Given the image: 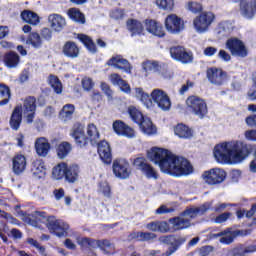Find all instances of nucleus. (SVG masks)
I'll list each match as a JSON object with an SVG mask.
<instances>
[{"label": "nucleus", "mask_w": 256, "mask_h": 256, "mask_svg": "<svg viewBox=\"0 0 256 256\" xmlns=\"http://www.w3.org/2000/svg\"><path fill=\"white\" fill-rule=\"evenodd\" d=\"M107 65L109 67H114L115 69H120L121 71H124V73L128 74H131V69H133V67H131V63L121 55L113 56L108 60Z\"/></svg>", "instance_id": "nucleus-17"}, {"label": "nucleus", "mask_w": 256, "mask_h": 256, "mask_svg": "<svg viewBox=\"0 0 256 256\" xmlns=\"http://www.w3.org/2000/svg\"><path fill=\"white\" fill-rule=\"evenodd\" d=\"M52 195H54V198L56 199V201H61V199L64 198V203L65 205H68V206L71 205V201H73L71 196L65 195V189L63 188L54 189L52 192Z\"/></svg>", "instance_id": "nucleus-45"}, {"label": "nucleus", "mask_w": 256, "mask_h": 256, "mask_svg": "<svg viewBox=\"0 0 256 256\" xmlns=\"http://www.w3.org/2000/svg\"><path fill=\"white\" fill-rule=\"evenodd\" d=\"M249 234H251V230L235 232L227 229L217 234H213L212 237L215 239L219 237L220 238L219 241L223 245H231V243H233V239H235L237 236H243V235H249Z\"/></svg>", "instance_id": "nucleus-14"}, {"label": "nucleus", "mask_w": 256, "mask_h": 256, "mask_svg": "<svg viewBox=\"0 0 256 256\" xmlns=\"http://www.w3.org/2000/svg\"><path fill=\"white\" fill-rule=\"evenodd\" d=\"M183 243H185V238L183 237H174V241L172 243V246H170L168 248V250L162 254V256H171L173 255V253H175V251H177V249H179V247H181V245H183Z\"/></svg>", "instance_id": "nucleus-44"}, {"label": "nucleus", "mask_w": 256, "mask_h": 256, "mask_svg": "<svg viewBox=\"0 0 256 256\" xmlns=\"http://www.w3.org/2000/svg\"><path fill=\"white\" fill-rule=\"evenodd\" d=\"M227 177V172L221 168H212L202 174V179L208 185H220Z\"/></svg>", "instance_id": "nucleus-10"}, {"label": "nucleus", "mask_w": 256, "mask_h": 256, "mask_svg": "<svg viewBox=\"0 0 256 256\" xmlns=\"http://www.w3.org/2000/svg\"><path fill=\"white\" fill-rule=\"evenodd\" d=\"M145 25H146V31H148V33H151L156 37L165 36V30H163V26L159 24V22L155 20H146Z\"/></svg>", "instance_id": "nucleus-29"}, {"label": "nucleus", "mask_w": 256, "mask_h": 256, "mask_svg": "<svg viewBox=\"0 0 256 256\" xmlns=\"http://www.w3.org/2000/svg\"><path fill=\"white\" fill-rule=\"evenodd\" d=\"M244 135L248 141H256V130H248Z\"/></svg>", "instance_id": "nucleus-64"}, {"label": "nucleus", "mask_w": 256, "mask_h": 256, "mask_svg": "<svg viewBox=\"0 0 256 256\" xmlns=\"http://www.w3.org/2000/svg\"><path fill=\"white\" fill-rule=\"evenodd\" d=\"M77 39L85 45V47L90 51L91 53H95L97 51V47L95 46V43L91 39V37L85 35V34H78Z\"/></svg>", "instance_id": "nucleus-41"}, {"label": "nucleus", "mask_w": 256, "mask_h": 256, "mask_svg": "<svg viewBox=\"0 0 256 256\" xmlns=\"http://www.w3.org/2000/svg\"><path fill=\"white\" fill-rule=\"evenodd\" d=\"M187 9L188 11H191V13H199V11L203 10V6L197 2H189L187 4Z\"/></svg>", "instance_id": "nucleus-58"}, {"label": "nucleus", "mask_w": 256, "mask_h": 256, "mask_svg": "<svg viewBox=\"0 0 256 256\" xmlns=\"http://www.w3.org/2000/svg\"><path fill=\"white\" fill-rule=\"evenodd\" d=\"M213 155L217 163L237 165L245 161V158L249 155V148L243 141H224L214 147Z\"/></svg>", "instance_id": "nucleus-2"}, {"label": "nucleus", "mask_w": 256, "mask_h": 256, "mask_svg": "<svg viewBox=\"0 0 256 256\" xmlns=\"http://www.w3.org/2000/svg\"><path fill=\"white\" fill-rule=\"evenodd\" d=\"M68 16L75 23H81V25H85V15L81 13V11L77 8H71L68 10Z\"/></svg>", "instance_id": "nucleus-40"}, {"label": "nucleus", "mask_w": 256, "mask_h": 256, "mask_svg": "<svg viewBox=\"0 0 256 256\" xmlns=\"http://www.w3.org/2000/svg\"><path fill=\"white\" fill-rule=\"evenodd\" d=\"M73 113H75V106L72 104H66L59 112V119L63 123H67L73 119Z\"/></svg>", "instance_id": "nucleus-35"}, {"label": "nucleus", "mask_w": 256, "mask_h": 256, "mask_svg": "<svg viewBox=\"0 0 256 256\" xmlns=\"http://www.w3.org/2000/svg\"><path fill=\"white\" fill-rule=\"evenodd\" d=\"M168 223L171 224L170 232L181 231L183 229H189V227H191V220L183 216L182 213L177 217L170 218L168 220Z\"/></svg>", "instance_id": "nucleus-18"}, {"label": "nucleus", "mask_w": 256, "mask_h": 256, "mask_svg": "<svg viewBox=\"0 0 256 256\" xmlns=\"http://www.w3.org/2000/svg\"><path fill=\"white\" fill-rule=\"evenodd\" d=\"M98 191L99 193H102L104 197H111V186H109L107 181L99 183Z\"/></svg>", "instance_id": "nucleus-54"}, {"label": "nucleus", "mask_w": 256, "mask_h": 256, "mask_svg": "<svg viewBox=\"0 0 256 256\" xmlns=\"http://www.w3.org/2000/svg\"><path fill=\"white\" fill-rule=\"evenodd\" d=\"M128 115L131 117V119H132V121H134V123H138V124L143 119H145V117L143 116L141 111H139V109H137V107H135V106H130L128 108Z\"/></svg>", "instance_id": "nucleus-48"}, {"label": "nucleus", "mask_w": 256, "mask_h": 256, "mask_svg": "<svg viewBox=\"0 0 256 256\" xmlns=\"http://www.w3.org/2000/svg\"><path fill=\"white\" fill-rule=\"evenodd\" d=\"M81 85L85 91L89 92L93 89V87H95V82H93V79L89 77H84L81 80Z\"/></svg>", "instance_id": "nucleus-55"}, {"label": "nucleus", "mask_w": 256, "mask_h": 256, "mask_svg": "<svg viewBox=\"0 0 256 256\" xmlns=\"http://www.w3.org/2000/svg\"><path fill=\"white\" fill-rule=\"evenodd\" d=\"M71 149L72 147L69 142H62L57 149V155L59 159H65V157L71 153Z\"/></svg>", "instance_id": "nucleus-49"}, {"label": "nucleus", "mask_w": 256, "mask_h": 256, "mask_svg": "<svg viewBox=\"0 0 256 256\" xmlns=\"http://www.w3.org/2000/svg\"><path fill=\"white\" fill-rule=\"evenodd\" d=\"M256 251V245H250L246 247L243 251L241 252H235L234 256H245L247 253H255Z\"/></svg>", "instance_id": "nucleus-61"}, {"label": "nucleus", "mask_w": 256, "mask_h": 256, "mask_svg": "<svg viewBox=\"0 0 256 256\" xmlns=\"http://www.w3.org/2000/svg\"><path fill=\"white\" fill-rule=\"evenodd\" d=\"M213 21H215L214 13L203 12L194 19L193 21L194 29L197 33H207Z\"/></svg>", "instance_id": "nucleus-9"}, {"label": "nucleus", "mask_w": 256, "mask_h": 256, "mask_svg": "<svg viewBox=\"0 0 256 256\" xmlns=\"http://www.w3.org/2000/svg\"><path fill=\"white\" fill-rule=\"evenodd\" d=\"M147 159L160 167L162 173L173 177L191 175L193 166L183 157L172 154L165 148L153 147L147 151Z\"/></svg>", "instance_id": "nucleus-1"}, {"label": "nucleus", "mask_w": 256, "mask_h": 256, "mask_svg": "<svg viewBox=\"0 0 256 256\" xmlns=\"http://www.w3.org/2000/svg\"><path fill=\"white\" fill-rule=\"evenodd\" d=\"M27 167V159L25 156L18 154L13 158V171L16 175H21Z\"/></svg>", "instance_id": "nucleus-32"}, {"label": "nucleus", "mask_w": 256, "mask_h": 256, "mask_svg": "<svg viewBox=\"0 0 256 256\" xmlns=\"http://www.w3.org/2000/svg\"><path fill=\"white\" fill-rule=\"evenodd\" d=\"M229 217H231V213L224 212L215 218V223H225V221H227V219H229Z\"/></svg>", "instance_id": "nucleus-63"}, {"label": "nucleus", "mask_w": 256, "mask_h": 256, "mask_svg": "<svg viewBox=\"0 0 256 256\" xmlns=\"http://www.w3.org/2000/svg\"><path fill=\"white\" fill-rule=\"evenodd\" d=\"M23 114L21 113V107L17 106L11 115L10 118V127L13 129V131H18L19 127H21V121H22Z\"/></svg>", "instance_id": "nucleus-33"}, {"label": "nucleus", "mask_w": 256, "mask_h": 256, "mask_svg": "<svg viewBox=\"0 0 256 256\" xmlns=\"http://www.w3.org/2000/svg\"><path fill=\"white\" fill-rule=\"evenodd\" d=\"M139 125L142 133H144L145 135H157V127L153 125V122L151 121V119L145 117L139 123Z\"/></svg>", "instance_id": "nucleus-34"}, {"label": "nucleus", "mask_w": 256, "mask_h": 256, "mask_svg": "<svg viewBox=\"0 0 256 256\" xmlns=\"http://www.w3.org/2000/svg\"><path fill=\"white\" fill-rule=\"evenodd\" d=\"M147 165L145 157H138L134 159L133 166L136 167L139 171H142L143 168Z\"/></svg>", "instance_id": "nucleus-57"}, {"label": "nucleus", "mask_w": 256, "mask_h": 256, "mask_svg": "<svg viewBox=\"0 0 256 256\" xmlns=\"http://www.w3.org/2000/svg\"><path fill=\"white\" fill-rule=\"evenodd\" d=\"M113 173L118 179H129L131 176V166L125 159H116L112 165Z\"/></svg>", "instance_id": "nucleus-13"}, {"label": "nucleus", "mask_w": 256, "mask_h": 256, "mask_svg": "<svg viewBox=\"0 0 256 256\" xmlns=\"http://www.w3.org/2000/svg\"><path fill=\"white\" fill-rule=\"evenodd\" d=\"M35 149L39 157H47L51 149V144L45 137L37 138L35 141Z\"/></svg>", "instance_id": "nucleus-22"}, {"label": "nucleus", "mask_w": 256, "mask_h": 256, "mask_svg": "<svg viewBox=\"0 0 256 256\" xmlns=\"http://www.w3.org/2000/svg\"><path fill=\"white\" fill-rule=\"evenodd\" d=\"M130 237L138 241H153V239H157V234L152 232H133Z\"/></svg>", "instance_id": "nucleus-39"}, {"label": "nucleus", "mask_w": 256, "mask_h": 256, "mask_svg": "<svg viewBox=\"0 0 256 256\" xmlns=\"http://www.w3.org/2000/svg\"><path fill=\"white\" fill-rule=\"evenodd\" d=\"M170 55L172 59H175V61H179L184 65H187V63H193V54L191 52H186L183 47L175 46L170 48Z\"/></svg>", "instance_id": "nucleus-15"}, {"label": "nucleus", "mask_w": 256, "mask_h": 256, "mask_svg": "<svg viewBox=\"0 0 256 256\" xmlns=\"http://www.w3.org/2000/svg\"><path fill=\"white\" fill-rule=\"evenodd\" d=\"M226 49L230 51L232 57H239L245 59L249 55L247 46L239 38H230L226 41Z\"/></svg>", "instance_id": "nucleus-8"}, {"label": "nucleus", "mask_w": 256, "mask_h": 256, "mask_svg": "<svg viewBox=\"0 0 256 256\" xmlns=\"http://www.w3.org/2000/svg\"><path fill=\"white\" fill-rule=\"evenodd\" d=\"M160 243H164L165 245H170V247H173V242L175 241V236H163L159 238Z\"/></svg>", "instance_id": "nucleus-62"}, {"label": "nucleus", "mask_w": 256, "mask_h": 256, "mask_svg": "<svg viewBox=\"0 0 256 256\" xmlns=\"http://www.w3.org/2000/svg\"><path fill=\"white\" fill-rule=\"evenodd\" d=\"M208 81L212 83V85H224L227 81V73L222 71L219 68H209L207 70Z\"/></svg>", "instance_id": "nucleus-16"}, {"label": "nucleus", "mask_w": 256, "mask_h": 256, "mask_svg": "<svg viewBox=\"0 0 256 256\" xmlns=\"http://www.w3.org/2000/svg\"><path fill=\"white\" fill-rule=\"evenodd\" d=\"M155 5L162 11H173L175 0H155Z\"/></svg>", "instance_id": "nucleus-47"}, {"label": "nucleus", "mask_w": 256, "mask_h": 256, "mask_svg": "<svg viewBox=\"0 0 256 256\" xmlns=\"http://www.w3.org/2000/svg\"><path fill=\"white\" fill-rule=\"evenodd\" d=\"M253 85L251 86L250 90L248 91V97L252 101L256 100V73L253 74Z\"/></svg>", "instance_id": "nucleus-59"}, {"label": "nucleus", "mask_w": 256, "mask_h": 256, "mask_svg": "<svg viewBox=\"0 0 256 256\" xmlns=\"http://www.w3.org/2000/svg\"><path fill=\"white\" fill-rule=\"evenodd\" d=\"M86 133L87 136H85V130H83V125L77 123L73 126L70 135L74 138L75 143L78 145V147H87V143L89 141L92 145H97L99 143V129H97V126L95 124H88L86 128Z\"/></svg>", "instance_id": "nucleus-6"}, {"label": "nucleus", "mask_w": 256, "mask_h": 256, "mask_svg": "<svg viewBox=\"0 0 256 256\" xmlns=\"http://www.w3.org/2000/svg\"><path fill=\"white\" fill-rule=\"evenodd\" d=\"M113 129L117 135H122L123 137H128V139H133L135 137V130L123 123V121L116 120L113 123Z\"/></svg>", "instance_id": "nucleus-20"}, {"label": "nucleus", "mask_w": 256, "mask_h": 256, "mask_svg": "<svg viewBox=\"0 0 256 256\" xmlns=\"http://www.w3.org/2000/svg\"><path fill=\"white\" fill-rule=\"evenodd\" d=\"M32 177L34 179H43L47 175V169L45 168V162L43 160H35L31 167Z\"/></svg>", "instance_id": "nucleus-26"}, {"label": "nucleus", "mask_w": 256, "mask_h": 256, "mask_svg": "<svg viewBox=\"0 0 256 256\" xmlns=\"http://www.w3.org/2000/svg\"><path fill=\"white\" fill-rule=\"evenodd\" d=\"M142 68L146 73H157V71L160 69V66L157 61L146 60L142 63Z\"/></svg>", "instance_id": "nucleus-50"}, {"label": "nucleus", "mask_w": 256, "mask_h": 256, "mask_svg": "<svg viewBox=\"0 0 256 256\" xmlns=\"http://www.w3.org/2000/svg\"><path fill=\"white\" fill-rule=\"evenodd\" d=\"M231 32V24L229 22H222L219 24L216 33L219 37H227V34Z\"/></svg>", "instance_id": "nucleus-51"}, {"label": "nucleus", "mask_w": 256, "mask_h": 256, "mask_svg": "<svg viewBox=\"0 0 256 256\" xmlns=\"http://www.w3.org/2000/svg\"><path fill=\"white\" fill-rule=\"evenodd\" d=\"M256 12V1L248 0L247 2H241V13L246 19H253Z\"/></svg>", "instance_id": "nucleus-30"}, {"label": "nucleus", "mask_w": 256, "mask_h": 256, "mask_svg": "<svg viewBox=\"0 0 256 256\" xmlns=\"http://www.w3.org/2000/svg\"><path fill=\"white\" fill-rule=\"evenodd\" d=\"M186 106L189 111L199 117V119H203L205 115H207V102L203 100V98L199 96H190L186 100Z\"/></svg>", "instance_id": "nucleus-7"}, {"label": "nucleus", "mask_w": 256, "mask_h": 256, "mask_svg": "<svg viewBox=\"0 0 256 256\" xmlns=\"http://www.w3.org/2000/svg\"><path fill=\"white\" fill-rule=\"evenodd\" d=\"M127 29L132 33V35H139L143 33V24L137 20H128Z\"/></svg>", "instance_id": "nucleus-42"}, {"label": "nucleus", "mask_w": 256, "mask_h": 256, "mask_svg": "<svg viewBox=\"0 0 256 256\" xmlns=\"http://www.w3.org/2000/svg\"><path fill=\"white\" fill-rule=\"evenodd\" d=\"M100 249L104 251L106 255H111L115 251V246L109 240H100Z\"/></svg>", "instance_id": "nucleus-53"}, {"label": "nucleus", "mask_w": 256, "mask_h": 256, "mask_svg": "<svg viewBox=\"0 0 256 256\" xmlns=\"http://www.w3.org/2000/svg\"><path fill=\"white\" fill-rule=\"evenodd\" d=\"M141 172L147 177V179H159V174H157L154 168L149 164L144 166Z\"/></svg>", "instance_id": "nucleus-52"}, {"label": "nucleus", "mask_w": 256, "mask_h": 256, "mask_svg": "<svg viewBox=\"0 0 256 256\" xmlns=\"http://www.w3.org/2000/svg\"><path fill=\"white\" fill-rule=\"evenodd\" d=\"M29 42L31 43L32 46L35 47V49H39V47H41V36H39V34L37 33H32L30 34L29 37Z\"/></svg>", "instance_id": "nucleus-56"}, {"label": "nucleus", "mask_w": 256, "mask_h": 256, "mask_svg": "<svg viewBox=\"0 0 256 256\" xmlns=\"http://www.w3.org/2000/svg\"><path fill=\"white\" fill-rule=\"evenodd\" d=\"M135 93L137 99H140L148 109L153 106V102L156 103L161 111H169V109H171V99L169 98V95L159 88L154 89L151 92V98H149V94L145 93L141 88H136Z\"/></svg>", "instance_id": "nucleus-4"}, {"label": "nucleus", "mask_w": 256, "mask_h": 256, "mask_svg": "<svg viewBox=\"0 0 256 256\" xmlns=\"http://www.w3.org/2000/svg\"><path fill=\"white\" fill-rule=\"evenodd\" d=\"M4 63L9 69H13L19 65V55L15 52L7 53L4 57Z\"/></svg>", "instance_id": "nucleus-38"}, {"label": "nucleus", "mask_w": 256, "mask_h": 256, "mask_svg": "<svg viewBox=\"0 0 256 256\" xmlns=\"http://www.w3.org/2000/svg\"><path fill=\"white\" fill-rule=\"evenodd\" d=\"M108 79L112 85L119 87L123 93H131V86L127 81L123 80L119 74L113 73L108 77Z\"/></svg>", "instance_id": "nucleus-25"}, {"label": "nucleus", "mask_w": 256, "mask_h": 256, "mask_svg": "<svg viewBox=\"0 0 256 256\" xmlns=\"http://www.w3.org/2000/svg\"><path fill=\"white\" fill-rule=\"evenodd\" d=\"M21 114L26 123H33L35 119V111H37V100L33 96H29L23 100L22 107L20 106Z\"/></svg>", "instance_id": "nucleus-11"}, {"label": "nucleus", "mask_w": 256, "mask_h": 256, "mask_svg": "<svg viewBox=\"0 0 256 256\" xmlns=\"http://www.w3.org/2000/svg\"><path fill=\"white\" fill-rule=\"evenodd\" d=\"M25 223L37 227L40 223H45L50 233H54L56 237H67L69 235V224L56 220L53 216H46L45 212L36 211L34 214H30L24 218Z\"/></svg>", "instance_id": "nucleus-3"}, {"label": "nucleus", "mask_w": 256, "mask_h": 256, "mask_svg": "<svg viewBox=\"0 0 256 256\" xmlns=\"http://www.w3.org/2000/svg\"><path fill=\"white\" fill-rule=\"evenodd\" d=\"M67 163L60 162L52 168V179L54 181H63L67 172Z\"/></svg>", "instance_id": "nucleus-31"}, {"label": "nucleus", "mask_w": 256, "mask_h": 256, "mask_svg": "<svg viewBox=\"0 0 256 256\" xmlns=\"http://www.w3.org/2000/svg\"><path fill=\"white\" fill-rule=\"evenodd\" d=\"M98 147V155L105 163V165H111V161H113V155L111 154V146H109V142L103 140L101 142H98L97 144Z\"/></svg>", "instance_id": "nucleus-19"}, {"label": "nucleus", "mask_w": 256, "mask_h": 256, "mask_svg": "<svg viewBox=\"0 0 256 256\" xmlns=\"http://www.w3.org/2000/svg\"><path fill=\"white\" fill-rule=\"evenodd\" d=\"M62 53L65 57H68V59H77L80 53L79 46H77L75 42L68 41L64 44Z\"/></svg>", "instance_id": "nucleus-27"}, {"label": "nucleus", "mask_w": 256, "mask_h": 256, "mask_svg": "<svg viewBox=\"0 0 256 256\" xmlns=\"http://www.w3.org/2000/svg\"><path fill=\"white\" fill-rule=\"evenodd\" d=\"M174 133L181 139H191V137H193V131L191 128L184 124H178L174 129Z\"/></svg>", "instance_id": "nucleus-36"}, {"label": "nucleus", "mask_w": 256, "mask_h": 256, "mask_svg": "<svg viewBox=\"0 0 256 256\" xmlns=\"http://www.w3.org/2000/svg\"><path fill=\"white\" fill-rule=\"evenodd\" d=\"M48 23L53 31H62L67 22L65 18L59 14H50L48 16Z\"/></svg>", "instance_id": "nucleus-23"}, {"label": "nucleus", "mask_w": 256, "mask_h": 256, "mask_svg": "<svg viewBox=\"0 0 256 256\" xmlns=\"http://www.w3.org/2000/svg\"><path fill=\"white\" fill-rule=\"evenodd\" d=\"M48 83L52 87V89H54L57 95H61V93H63V84H61V81L59 80V78H57V76L50 75L48 78Z\"/></svg>", "instance_id": "nucleus-46"}, {"label": "nucleus", "mask_w": 256, "mask_h": 256, "mask_svg": "<svg viewBox=\"0 0 256 256\" xmlns=\"http://www.w3.org/2000/svg\"><path fill=\"white\" fill-rule=\"evenodd\" d=\"M79 173H81L79 165L77 164L67 165L64 179L65 181H67V183H76V181H79Z\"/></svg>", "instance_id": "nucleus-28"}, {"label": "nucleus", "mask_w": 256, "mask_h": 256, "mask_svg": "<svg viewBox=\"0 0 256 256\" xmlns=\"http://www.w3.org/2000/svg\"><path fill=\"white\" fill-rule=\"evenodd\" d=\"M21 19H23L25 23H29L30 25L39 24V15H37V13L30 10H24L21 13Z\"/></svg>", "instance_id": "nucleus-37"}, {"label": "nucleus", "mask_w": 256, "mask_h": 256, "mask_svg": "<svg viewBox=\"0 0 256 256\" xmlns=\"http://www.w3.org/2000/svg\"><path fill=\"white\" fill-rule=\"evenodd\" d=\"M135 93L137 99H140L148 109L153 106V102L156 103L161 111H169V109H171V99L169 98V95L159 88L154 89L151 92V98H149V94L145 93L141 88H136Z\"/></svg>", "instance_id": "nucleus-5"}, {"label": "nucleus", "mask_w": 256, "mask_h": 256, "mask_svg": "<svg viewBox=\"0 0 256 256\" xmlns=\"http://www.w3.org/2000/svg\"><path fill=\"white\" fill-rule=\"evenodd\" d=\"M11 99V89L5 84H0V106L7 105Z\"/></svg>", "instance_id": "nucleus-43"}, {"label": "nucleus", "mask_w": 256, "mask_h": 256, "mask_svg": "<svg viewBox=\"0 0 256 256\" xmlns=\"http://www.w3.org/2000/svg\"><path fill=\"white\" fill-rule=\"evenodd\" d=\"M74 239L81 247H89V242L91 240L87 237H81L79 235H74Z\"/></svg>", "instance_id": "nucleus-60"}, {"label": "nucleus", "mask_w": 256, "mask_h": 256, "mask_svg": "<svg viewBox=\"0 0 256 256\" xmlns=\"http://www.w3.org/2000/svg\"><path fill=\"white\" fill-rule=\"evenodd\" d=\"M211 205H213L212 202L203 204L199 208H189L182 212L183 217H185L186 219H190L191 221V219H195V217L203 215V213L209 211V209H211Z\"/></svg>", "instance_id": "nucleus-21"}, {"label": "nucleus", "mask_w": 256, "mask_h": 256, "mask_svg": "<svg viewBox=\"0 0 256 256\" xmlns=\"http://www.w3.org/2000/svg\"><path fill=\"white\" fill-rule=\"evenodd\" d=\"M148 231L154 233H171V226L166 221H154L146 224Z\"/></svg>", "instance_id": "nucleus-24"}, {"label": "nucleus", "mask_w": 256, "mask_h": 256, "mask_svg": "<svg viewBox=\"0 0 256 256\" xmlns=\"http://www.w3.org/2000/svg\"><path fill=\"white\" fill-rule=\"evenodd\" d=\"M165 29L168 33H172V35H177L185 29V24L183 19H181L176 14H170L165 19Z\"/></svg>", "instance_id": "nucleus-12"}]
</instances>
